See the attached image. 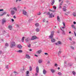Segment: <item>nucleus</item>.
Listing matches in <instances>:
<instances>
[{
    "instance_id": "9",
    "label": "nucleus",
    "mask_w": 76,
    "mask_h": 76,
    "mask_svg": "<svg viewBox=\"0 0 76 76\" xmlns=\"http://www.w3.org/2000/svg\"><path fill=\"white\" fill-rule=\"evenodd\" d=\"M15 12L14 10H12L11 11V14L12 15H13L15 14Z\"/></svg>"
},
{
    "instance_id": "36",
    "label": "nucleus",
    "mask_w": 76,
    "mask_h": 76,
    "mask_svg": "<svg viewBox=\"0 0 76 76\" xmlns=\"http://www.w3.org/2000/svg\"><path fill=\"white\" fill-rule=\"evenodd\" d=\"M61 51H59L58 53V55H60V54H61Z\"/></svg>"
},
{
    "instance_id": "1",
    "label": "nucleus",
    "mask_w": 76,
    "mask_h": 76,
    "mask_svg": "<svg viewBox=\"0 0 76 76\" xmlns=\"http://www.w3.org/2000/svg\"><path fill=\"white\" fill-rule=\"evenodd\" d=\"M15 45H16V44L15 43V42H12L11 43L10 47L12 48V47H15Z\"/></svg>"
},
{
    "instance_id": "44",
    "label": "nucleus",
    "mask_w": 76,
    "mask_h": 76,
    "mask_svg": "<svg viewBox=\"0 0 76 76\" xmlns=\"http://www.w3.org/2000/svg\"><path fill=\"white\" fill-rule=\"evenodd\" d=\"M53 9H55V10H56V7H55V6H54L53 7Z\"/></svg>"
},
{
    "instance_id": "33",
    "label": "nucleus",
    "mask_w": 76,
    "mask_h": 76,
    "mask_svg": "<svg viewBox=\"0 0 76 76\" xmlns=\"http://www.w3.org/2000/svg\"><path fill=\"white\" fill-rule=\"evenodd\" d=\"M29 73V71H28L26 72V75H29L28 74Z\"/></svg>"
},
{
    "instance_id": "8",
    "label": "nucleus",
    "mask_w": 76,
    "mask_h": 76,
    "mask_svg": "<svg viewBox=\"0 0 76 76\" xmlns=\"http://www.w3.org/2000/svg\"><path fill=\"white\" fill-rule=\"evenodd\" d=\"M23 14L24 15H27V12L25 10L23 11Z\"/></svg>"
},
{
    "instance_id": "56",
    "label": "nucleus",
    "mask_w": 76,
    "mask_h": 76,
    "mask_svg": "<svg viewBox=\"0 0 76 76\" xmlns=\"http://www.w3.org/2000/svg\"><path fill=\"white\" fill-rule=\"evenodd\" d=\"M73 23H74V24L75 25L76 24V22H75V21L73 22Z\"/></svg>"
},
{
    "instance_id": "15",
    "label": "nucleus",
    "mask_w": 76,
    "mask_h": 76,
    "mask_svg": "<svg viewBox=\"0 0 76 76\" xmlns=\"http://www.w3.org/2000/svg\"><path fill=\"white\" fill-rule=\"evenodd\" d=\"M66 6H64V8H62V9H63V10L65 12L66 11Z\"/></svg>"
},
{
    "instance_id": "7",
    "label": "nucleus",
    "mask_w": 76,
    "mask_h": 76,
    "mask_svg": "<svg viewBox=\"0 0 76 76\" xmlns=\"http://www.w3.org/2000/svg\"><path fill=\"white\" fill-rule=\"evenodd\" d=\"M52 17H54V15H53V13H52L49 15V18H52Z\"/></svg>"
},
{
    "instance_id": "62",
    "label": "nucleus",
    "mask_w": 76,
    "mask_h": 76,
    "mask_svg": "<svg viewBox=\"0 0 76 76\" xmlns=\"http://www.w3.org/2000/svg\"><path fill=\"white\" fill-rule=\"evenodd\" d=\"M34 56H36V57H38V56L37 55H35Z\"/></svg>"
},
{
    "instance_id": "4",
    "label": "nucleus",
    "mask_w": 76,
    "mask_h": 76,
    "mask_svg": "<svg viewBox=\"0 0 76 76\" xmlns=\"http://www.w3.org/2000/svg\"><path fill=\"white\" fill-rule=\"evenodd\" d=\"M63 1H62L61 3L60 4H59V9H60L62 7H61V6L62 4H63Z\"/></svg>"
},
{
    "instance_id": "29",
    "label": "nucleus",
    "mask_w": 76,
    "mask_h": 76,
    "mask_svg": "<svg viewBox=\"0 0 76 76\" xmlns=\"http://www.w3.org/2000/svg\"><path fill=\"white\" fill-rule=\"evenodd\" d=\"M35 25L36 26H39V23H36L35 24Z\"/></svg>"
},
{
    "instance_id": "59",
    "label": "nucleus",
    "mask_w": 76,
    "mask_h": 76,
    "mask_svg": "<svg viewBox=\"0 0 76 76\" xmlns=\"http://www.w3.org/2000/svg\"><path fill=\"white\" fill-rule=\"evenodd\" d=\"M64 27H62V29H64Z\"/></svg>"
},
{
    "instance_id": "27",
    "label": "nucleus",
    "mask_w": 76,
    "mask_h": 76,
    "mask_svg": "<svg viewBox=\"0 0 76 76\" xmlns=\"http://www.w3.org/2000/svg\"><path fill=\"white\" fill-rule=\"evenodd\" d=\"M49 11H50V12H55V11L52 10L50 9H49Z\"/></svg>"
},
{
    "instance_id": "34",
    "label": "nucleus",
    "mask_w": 76,
    "mask_h": 76,
    "mask_svg": "<svg viewBox=\"0 0 76 76\" xmlns=\"http://www.w3.org/2000/svg\"><path fill=\"white\" fill-rule=\"evenodd\" d=\"M36 31L37 32H39V29L38 28H36Z\"/></svg>"
},
{
    "instance_id": "17",
    "label": "nucleus",
    "mask_w": 76,
    "mask_h": 76,
    "mask_svg": "<svg viewBox=\"0 0 76 76\" xmlns=\"http://www.w3.org/2000/svg\"><path fill=\"white\" fill-rule=\"evenodd\" d=\"M38 62L39 64L42 63V59H39L38 61Z\"/></svg>"
},
{
    "instance_id": "38",
    "label": "nucleus",
    "mask_w": 76,
    "mask_h": 76,
    "mask_svg": "<svg viewBox=\"0 0 76 76\" xmlns=\"http://www.w3.org/2000/svg\"><path fill=\"white\" fill-rule=\"evenodd\" d=\"M6 67L7 69H9V66L8 65H6Z\"/></svg>"
},
{
    "instance_id": "30",
    "label": "nucleus",
    "mask_w": 76,
    "mask_h": 76,
    "mask_svg": "<svg viewBox=\"0 0 76 76\" xmlns=\"http://www.w3.org/2000/svg\"><path fill=\"white\" fill-rule=\"evenodd\" d=\"M72 66V64L70 63H69L68 64V66Z\"/></svg>"
},
{
    "instance_id": "51",
    "label": "nucleus",
    "mask_w": 76,
    "mask_h": 76,
    "mask_svg": "<svg viewBox=\"0 0 76 76\" xmlns=\"http://www.w3.org/2000/svg\"><path fill=\"white\" fill-rule=\"evenodd\" d=\"M71 48H72V49H73V50H74V48L73 47L71 46Z\"/></svg>"
},
{
    "instance_id": "24",
    "label": "nucleus",
    "mask_w": 76,
    "mask_h": 76,
    "mask_svg": "<svg viewBox=\"0 0 76 76\" xmlns=\"http://www.w3.org/2000/svg\"><path fill=\"white\" fill-rule=\"evenodd\" d=\"M22 50H18L17 51V52H18V53H22Z\"/></svg>"
},
{
    "instance_id": "52",
    "label": "nucleus",
    "mask_w": 76,
    "mask_h": 76,
    "mask_svg": "<svg viewBox=\"0 0 76 76\" xmlns=\"http://www.w3.org/2000/svg\"><path fill=\"white\" fill-rule=\"evenodd\" d=\"M56 45H58V43H55Z\"/></svg>"
},
{
    "instance_id": "6",
    "label": "nucleus",
    "mask_w": 76,
    "mask_h": 76,
    "mask_svg": "<svg viewBox=\"0 0 76 76\" xmlns=\"http://www.w3.org/2000/svg\"><path fill=\"white\" fill-rule=\"evenodd\" d=\"M26 57L27 58H28V59H29L30 58V56L28 54H26Z\"/></svg>"
},
{
    "instance_id": "18",
    "label": "nucleus",
    "mask_w": 76,
    "mask_h": 76,
    "mask_svg": "<svg viewBox=\"0 0 76 76\" xmlns=\"http://www.w3.org/2000/svg\"><path fill=\"white\" fill-rule=\"evenodd\" d=\"M57 19L58 22H60V17L59 16L57 17Z\"/></svg>"
},
{
    "instance_id": "39",
    "label": "nucleus",
    "mask_w": 76,
    "mask_h": 76,
    "mask_svg": "<svg viewBox=\"0 0 76 76\" xmlns=\"http://www.w3.org/2000/svg\"><path fill=\"white\" fill-rule=\"evenodd\" d=\"M26 42H28L29 41V40L28 39V38L26 39Z\"/></svg>"
},
{
    "instance_id": "31",
    "label": "nucleus",
    "mask_w": 76,
    "mask_h": 76,
    "mask_svg": "<svg viewBox=\"0 0 76 76\" xmlns=\"http://www.w3.org/2000/svg\"><path fill=\"white\" fill-rule=\"evenodd\" d=\"M54 3H55V1H54L53 0V1L52 2V5H53V4H54Z\"/></svg>"
},
{
    "instance_id": "13",
    "label": "nucleus",
    "mask_w": 76,
    "mask_h": 76,
    "mask_svg": "<svg viewBox=\"0 0 76 76\" xmlns=\"http://www.w3.org/2000/svg\"><path fill=\"white\" fill-rule=\"evenodd\" d=\"M36 72L37 73H38L39 72V67L38 66H37L36 67Z\"/></svg>"
},
{
    "instance_id": "57",
    "label": "nucleus",
    "mask_w": 76,
    "mask_h": 76,
    "mask_svg": "<svg viewBox=\"0 0 76 76\" xmlns=\"http://www.w3.org/2000/svg\"><path fill=\"white\" fill-rule=\"evenodd\" d=\"M11 20L12 21V22H14V19H11Z\"/></svg>"
},
{
    "instance_id": "22",
    "label": "nucleus",
    "mask_w": 76,
    "mask_h": 76,
    "mask_svg": "<svg viewBox=\"0 0 76 76\" xmlns=\"http://www.w3.org/2000/svg\"><path fill=\"white\" fill-rule=\"evenodd\" d=\"M58 74L59 76H62V75H63V74H62V73L60 72H58Z\"/></svg>"
},
{
    "instance_id": "28",
    "label": "nucleus",
    "mask_w": 76,
    "mask_h": 76,
    "mask_svg": "<svg viewBox=\"0 0 76 76\" xmlns=\"http://www.w3.org/2000/svg\"><path fill=\"white\" fill-rule=\"evenodd\" d=\"M71 27H72V28H74V29L75 28V25L73 24L72 25Z\"/></svg>"
},
{
    "instance_id": "14",
    "label": "nucleus",
    "mask_w": 76,
    "mask_h": 76,
    "mask_svg": "<svg viewBox=\"0 0 76 76\" xmlns=\"http://www.w3.org/2000/svg\"><path fill=\"white\" fill-rule=\"evenodd\" d=\"M50 70L51 72H52V73H54L55 72V70L53 69H50Z\"/></svg>"
},
{
    "instance_id": "32",
    "label": "nucleus",
    "mask_w": 76,
    "mask_h": 76,
    "mask_svg": "<svg viewBox=\"0 0 76 76\" xmlns=\"http://www.w3.org/2000/svg\"><path fill=\"white\" fill-rule=\"evenodd\" d=\"M72 73L74 75H75L76 74V73H75V71H72Z\"/></svg>"
},
{
    "instance_id": "3",
    "label": "nucleus",
    "mask_w": 76,
    "mask_h": 76,
    "mask_svg": "<svg viewBox=\"0 0 76 76\" xmlns=\"http://www.w3.org/2000/svg\"><path fill=\"white\" fill-rule=\"evenodd\" d=\"M6 20L5 18H3L2 20V25H4V23H6Z\"/></svg>"
},
{
    "instance_id": "45",
    "label": "nucleus",
    "mask_w": 76,
    "mask_h": 76,
    "mask_svg": "<svg viewBox=\"0 0 76 76\" xmlns=\"http://www.w3.org/2000/svg\"><path fill=\"white\" fill-rule=\"evenodd\" d=\"M55 66H56V67H57V66H58V65H57V64H55Z\"/></svg>"
},
{
    "instance_id": "54",
    "label": "nucleus",
    "mask_w": 76,
    "mask_h": 76,
    "mask_svg": "<svg viewBox=\"0 0 76 76\" xmlns=\"http://www.w3.org/2000/svg\"><path fill=\"white\" fill-rule=\"evenodd\" d=\"M45 19H44L43 20V22H45Z\"/></svg>"
},
{
    "instance_id": "46",
    "label": "nucleus",
    "mask_w": 76,
    "mask_h": 76,
    "mask_svg": "<svg viewBox=\"0 0 76 76\" xmlns=\"http://www.w3.org/2000/svg\"><path fill=\"white\" fill-rule=\"evenodd\" d=\"M28 47L29 48H30V47H31V44H29L28 46Z\"/></svg>"
},
{
    "instance_id": "49",
    "label": "nucleus",
    "mask_w": 76,
    "mask_h": 76,
    "mask_svg": "<svg viewBox=\"0 0 76 76\" xmlns=\"http://www.w3.org/2000/svg\"><path fill=\"white\" fill-rule=\"evenodd\" d=\"M3 10H4L3 9H0V12H1L2 11H3Z\"/></svg>"
},
{
    "instance_id": "53",
    "label": "nucleus",
    "mask_w": 76,
    "mask_h": 76,
    "mask_svg": "<svg viewBox=\"0 0 76 76\" xmlns=\"http://www.w3.org/2000/svg\"><path fill=\"white\" fill-rule=\"evenodd\" d=\"M45 55H47V56L48 55V53H45Z\"/></svg>"
},
{
    "instance_id": "55",
    "label": "nucleus",
    "mask_w": 76,
    "mask_h": 76,
    "mask_svg": "<svg viewBox=\"0 0 76 76\" xmlns=\"http://www.w3.org/2000/svg\"><path fill=\"white\" fill-rule=\"evenodd\" d=\"M3 14L2 13V14H0V16H3Z\"/></svg>"
},
{
    "instance_id": "43",
    "label": "nucleus",
    "mask_w": 76,
    "mask_h": 76,
    "mask_svg": "<svg viewBox=\"0 0 76 76\" xmlns=\"http://www.w3.org/2000/svg\"><path fill=\"white\" fill-rule=\"evenodd\" d=\"M14 73L15 74L16 73V75H18V72L16 71L14 72Z\"/></svg>"
},
{
    "instance_id": "50",
    "label": "nucleus",
    "mask_w": 76,
    "mask_h": 76,
    "mask_svg": "<svg viewBox=\"0 0 76 76\" xmlns=\"http://www.w3.org/2000/svg\"><path fill=\"white\" fill-rule=\"evenodd\" d=\"M18 1H22V0H16V2H17Z\"/></svg>"
},
{
    "instance_id": "35",
    "label": "nucleus",
    "mask_w": 76,
    "mask_h": 76,
    "mask_svg": "<svg viewBox=\"0 0 76 76\" xmlns=\"http://www.w3.org/2000/svg\"><path fill=\"white\" fill-rule=\"evenodd\" d=\"M9 46V44L7 43H6L5 45V47H8Z\"/></svg>"
},
{
    "instance_id": "10",
    "label": "nucleus",
    "mask_w": 76,
    "mask_h": 76,
    "mask_svg": "<svg viewBox=\"0 0 76 76\" xmlns=\"http://www.w3.org/2000/svg\"><path fill=\"white\" fill-rule=\"evenodd\" d=\"M17 47L18 48H19V49H21V48H22V46L20 45H18Z\"/></svg>"
},
{
    "instance_id": "21",
    "label": "nucleus",
    "mask_w": 76,
    "mask_h": 76,
    "mask_svg": "<svg viewBox=\"0 0 76 76\" xmlns=\"http://www.w3.org/2000/svg\"><path fill=\"white\" fill-rule=\"evenodd\" d=\"M61 30L62 31V33L64 35H65V32H64V31L61 28Z\"/></svg>"
},
{
    "instance_id": "19",
    "label": "nucleus",
    "mask_w": 76,
    "mask_h": 76,
    "mask_svg": "<svg viewBox=\"0 0 76 76\" xmlns=\"http://www.w3.org/2000/svg\"><path fill=\"white\" fill-rule=\"evenodd\" d=\"M13 10L14 11H16L17 10H18L17 9V8L16 7H14V8H13Z\"/></svg>"
},
{
    "instance_id": "11",
    "label": "nucleus",
    "mask_w": 76,
    "mask_h": 76,
    "mask_svg": "<svg viewBox=\"0 0 76 76\" xmlns=\"http://www.w3.org/2000/svg\"><path fill=\"white\" fill-rule=\"evenodd\" d=\"M51 41L52 42H55V41H56V39H55L53 38L51 39Z\"/></svg>"
},
{
    "instance_id": "5",
    "label": "nucleus",
    "mask_w": 76,
    "mask_h": 76,
    "mask_svg": "<svg viewBox=\"0 0 76 76\" xmlns=\"http://www.w3.org/2000/svg\"><path fill=\"white\" fill-rule=\"evenodd\" d=\"M41 53H42V50H39L37 51V54H40Z\"/></svg>"
},
{
    "instance_id": "20",
    "label": "nucleus",
    "mask_w": 76,
    "mask_h": 76,
    "mask_svg": "<svg viewBox=\"0 0 76 76\" xmlns=\"http://www.w3.org/2000/svg\"><path fill=\"white\" fill-rule=\"evenodd\" d=\"M57 42L58 44H60V45L62 44V43L60 41H58Z\"/></svg>"
},
{
    "instance_id": "42",
    "label": "nucleus",
    "mask_w": 76,
    "mask_h": 76,
    "mask_svg": "<svg viewBox=\"0 0 76 76\" xmlns=\"http://www.w3.org/2000/svg\"><path fill=\"white\" fill-rule=\"evenodd\" d=\"M63 25L65 27L66 26V24H65V23L64 22H63Z\"/></svg>"
},
{
    "instance_id": "41",
    "label": "nucleus",
    "mask_w": 76,
    "mask_h": 76,
    "mask_svg": "<svg viewBox=\"0 0 76 76\" xmlns=\"http://www.w3.org/2000/svg\"><path fill=\"white\" fill-rule=\"evenodd\" d=\"M32 67H31V66H30V71H32Z\"/></svg>"
},
{
    "instance_id": "16",
    "label": "nucleus",
    "mask_w": 76,
    "mask_h": 76,
    "mask_svg": "<svg viewBox=\"0 0 76 76\" xmlns=\"http://www.w3.org/2000/svg\"><path fill=\"white\" fill-rule=\"evenodd\" d=\"M8 29L10 30H12V26H8Z\"/></svg>"
},
{
    "instance_id": "23",
    "label": "nucleus",
    "mask_w": 76,
    "mask_h": 76,
    "mask_svg": "<svg viewBox=\"0 0 76 76\" xmlns=\"http://www.w3.org/2000/svg\"><path fill=\"white\" fill-rule=\"evenodd\" d=\"M24 39H25V37H23L21 39V41L23 42H24Z\"/></svg>"
},
{
    "instance_id": "25",
    "label": "nucleus",
    "mask_w": 76,
    "mask_h": 76,
    "mask_svg": "<svg viewBox=\"0 0 76 76\" xmlns=\"http://www.w3.org/2000/svg\"><path fill=\"white\" fill-rule=\"evenodd\" d=\"M54 31H53L51 32V35L53 36V35H54Z\"/></svg>"
},
{
    "instance_id": "47",
    "label": "nucleus",
    "mask_w": 76,
    "mask_h": 76,
    "mask_svg": "<svg viewBox=\"0 0 76 76\" xmlns=\"http://www.w3.org/2000/svg\"><path fill=\"white\" fill-rule=\"evenodd\" d=\"M69 39L70 40V41H72V38H71V37H69Z\"/></svg>"
},
{
    "instance_id": "48",
    "label": "nucleus",
    "mask_w": 76,
    "mask_h": 76,
    "mask_svg": "<svg viewBox=\"0 0 76 76\" xmlns=\"http://www.w3.org/2000/svg\"><path fill=\"white\" fill-rule=\"evenodd\" d=\"M5 32H6V31L4 30H3L2 31V32L4 34V33Z\"/></svg>"
},
{
    "instance_id": "12",
    "label": "nucleus",
    "mask_w": 76,
    "mask_h": 76,
    "mask_svg": "<svg viewBox=\"0 0 76 76\" xmlns=\"http://www.w3.org/2000/svg\"><path fill=\"white\" fill-rule=\"evenodd\" d=\"M43 73L44 75H45L47 73V71L45 69H44L43 71Z\"/></svg>"
},
{
    "instance_id": "58",
    "label": "nucleus",
    "mask_w": 76,
    "mask_h": 76,
    "mask_svg": "<svg viewBox=\"0 0 76 76\" xmlns=\"http://www.w3.org/2000/svg\"><path fill=\"white\" fill-rule=\"evenodd\" d=\"M48 15H50V12H48Z\"/></svg>"
},
{
    "instance_id": "61",
    "label": "nucleus",
    "mask_w": 76,
    "mask_h": 76,
    "mask_svg": "<svg viewBox=\"0 0 76 76\" xmlns=\"http://www.w3.org/2000/svg\"><path fill=\"white\" fill-rule=\"evenodd\" d=\"M64 15H66V16H67V15H67V14L66 13H65Z\"/></svg>"
},
{
    "instance_id": "37",
    "label": "nucleus",
    "mask_w": 76,
    "mask_h": 76,
    "mask_svg": "<svg viewBox=\"0 0 76 76\" xmlns=\"http://www.w3.org/2000/svg\"><path fill=\"white\" fill-rule=\"evenodd\" d=\"M73 15L74 16H76V13L75 12H74L73 14Z\"/></svg>"
},
{
    "instance_id": "26",
    "label": "nucleus",
    "mask_w": 76,
    "mask_h": 76,
    "mask_svg": "<svg viewBox=\"0 0 76 76\" xmlns=\"http://www.w3.org/2000/svg\"><path fill=\"white\" fill-rule=\"evenodd\" d=\"M49 38H50V39H51V38H53V36L52 35H51L49 36Z\"/></svg>"
},
{
    "instance_id": "63",
    "label": "nucleus",
    "mask_w": 76,
    "mask_h": 76,
    "mask_svg": "<svg viewBox=\"0 0 76 76\" xmlns=\"http://www.w3.org/2000/svg\"><path fill=\"white\" fill-rule=\"evenodd\" d=\"M17 27H19V26L18 25H17Z\"/></svg>"
},
{
    "instance_id": "64",
    "label": "nucleus",
    "mask_w": 76,
    "mask_h": 76,
    "mask_svg": "<svg viewBox=\"0 0 76 76\" xmlns=\"http://www.w3.org/2000/svg\"><path fill=\"white\" fill-rule=\"evenodd\" d=\"M73 44H75V42H73Z\"/></svg>"
},
{
    "instance_id": "60",
    "label": "nucleus",
    "mask_w": 76,
    "mask_h": 76,
    "mask_svg": "<svg viewBox=\"0 0 76 76\" xmlns=\"http://www.w3.org/2000/svg\"><path fill=\"white\" fill-rule=\"evenodd\" d=\"M41 15V13L39 12V14H38V15Z\"/></svg>"
},
{
    "instance_id": "2",
    "label": "nucleus",
    "mask_w": 76,
    "mask_h": 76,
    "mask_svg": "<svg viewBox=\"0 0 76 76\" xmlns=\"http://www.w3.org/2000/svg\"><path fill=\"white\" fill-rule=\"evenodd\" d=\"M38 39V37H37L35 36H33L31 37V40H34V39Z\"/></svg>"
},
{
    "instance_id": "40",
    "label": "nucleus",
    "mask_w": 76,
    "mask_h": 76,
    "mask_svg": "<svg viewBox=\"0 0 76 76\" xmlns=\"http://www.w3.org/2000/svg\"><path fill=\"white\" fill-rule=\"evenodd\" d=\"M6 13H7L6 12H4L2 14H3V15H6Z\"/></svg>"
}]
</instances>
